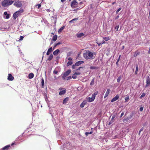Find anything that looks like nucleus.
I'll list each match as a JSON object with an SVG mask.
<instances>
[{
  "label": "nucleus",
  "mask_w": 150,
  "mask_h": 150,
  "mask_svg": "<svg viewBox=\"0 0 150 150\" xmlns=\"http://www.w3.org/2000/svg\"><path fill=\"white\" fill-rule=\"evenodd\" d=\"M94 53L90 52L89 51L86 52L83 54L84 57L86 59H93L95 57L93 56Z\"/></svg>",
  "instance_id": "obj_1"
},
{
  "label": "nucleus",
  "mask_w": 150,
  "mask_h": 150,
  "mask_svg": "<svg viewBox=\"0 0 150 150\" xmlns=\"http://www.w3.org/2000/svg\"><path fill=\"white\" fill-rule=\"evenodd\" d=\"M13 2L11 0H4L2 2V5L3 6L6 7L12 4Z\"/></svg>",
  "instance_id": "obj_2"
},
{
  "label": "nucleus",
  "mask_w": 150,
  "mask_h": 150,
  "mask_svg": "<svg viewBox=\"0 0 150 150\" xmlns=\"http://www.w3.org/2000/svg\"><path fill=\"white\" fill-rule=\"evenodd\" d=\"M23 12V10L22 8H20L18 11H17L15 12L13 14V17L14 19H16V18L19 15H20L21 13Z\"/></svg>",
  "instance_id": "obj_3"
},
{
  "label": "nucleus",
  "mask_w": 150,
  "mask_h": 150,
  "mask_svg": "<svg viewBox=\"0 0 150 150\" xmlns=\"http://www.w3.org/2000/svg\"><path fill=\"white\" fill-rule=\"evenodd\" d=\"M78 3L76 0H74L71 2V6L73 8H75L78 7Z\"/></svg>",
  "instance_id": "obj_4"
},
{
  "label": "nucleus",
  "mask_w": 150,
  "mask_h": 150,
  "mask_svg": "<svg viewBox=\"0 0 150 150\" xmlns=\"http://www.w3.org/2000/svg\"><path fill=\"white\" fill-rule=\"evenodd\" d=\"M15 144V143H12L11 144V145H6L4 147H3V148L1 149L0 150H8L11 148V146H12L13 145H14Z\"/></svg>",
  "instance_id": "obj_5"
},
{
  "label": "nucleus",
  "mask_w": 150,
  "mask_h": 150,
  "mask_svg": "<svg viewBox=\"0 0 150 150\" xmlns=\"http://www.w3.org/2000/svg\"><path fill=\"white\" fill-rule=\"evenodd\" d=\"M21 1L18 0L15 1L13 5L17 8H19L21 6L22 4Z\"/></svg>",
  "instance_id": "obj_6"
},
{
  "label": "nucleus",
  "mask_w": 150,
  "mask_h": 150,
  "mask_svg": "<svg viewBox=\"0 0 150 150\" xmlns=\"http://www.w3.org/2000/svg\"><path fill=\"white\" fill-rule=\"evenodd\" d=\"M71 71V70L69 69L65 72L62 76L63 79L64 80L65 79V77L69 74Z\"/></svg>",
  "instance_id": "obj_7"
},
{
  "label": "nucleus",
  "mask_w": 150,
  "mask_h": 150,
  "mask_svg": "<svg viewBox=\"0 0 150 150\" xmlns=\"http://www.w3.org/2000/svg\"><path fill=\"white\" fill-rule=\"evenodd\" d=\"M146 84L145 86L146 88L150 86V78L149 76H147L146 78Z\"/></svg>",
  "instance_id": "obj_8"
},
{
  "label": "nucleus",
  "mask_w": 150,
  "mask_h": 150,
  "mask_svg": "<svg viewBox=\"0 0 150 150\" xmlns=\"http://www.w3.org/2000/svg\"><path fill=\"white\" fill-rule=\"evenodd\" d=\"M119 96L118 94H117L115 96V97L113 98L111 100V102H114L116 100H117V99H119Z\"/></svg>",
  "instance_id": "obj_9"
},
{
  "label": "nucleus",
  "mask_w": 150,
  "mask_h": 150,
  "mask_svg": "<svg viewBox=\"0 0 150 150\" xmlns=\"http://www.w3.org/2000/svg\"><path fill=\"white\" fill-rule=\"evenodd\" d=\"M8 80L9 81H12L14 79V77L12 76L11 74H9L7 78Z\"/></svg>",
  "instance_id": "obj_10"
},
{
  "label": "nucleus",
  "mask_w": 150,
  "mask_h": 150,
  "mask_svg": "<svg viewBox=\"0 0 150 150\" xmlns=\"http://www.w3.org/2000/svg\"><path fill=\"white\" fill-rule=\"evenodd\" d=\"M66 92V90L65 88H63V90L60 91L59 94L60 96H62Z\"/></svg>",
  "instance_id": "obj_11"
},
{
  "label": "nucleus",
  "mask_w": 150,
  "mask_h": 150,
  "mask_svg": "<svg viewBox=\"0 0 150 150\" xmlns=\"http://www.w3.org/2000/svg\"><path fill=\"white\" fill-rule=\"evenodd\" d=\"M110 89H108L107 90V91L105 93V95L104 98H105L108 95L109 93H110Z\"/></svg>",
  "instance_id": "obj_12"
},
{
  "label": "nucleus",
  "mask_w": 150,
  "mask_h": 150,
  "mask_svg": "<svg viewBox=\"0 0 150 150\" xmlns=\"http://www.w3.org/2000/svg\"><path fill=\"white\" fill-rule=\"evenodd\" d=\"M84 62L82 61H79L76 62L75 63V65L76 66H79L80 64L83 63Z\"/></svg>",
  "instance_id": "obj_13"
},
{
  "label": "nucleus",
  "mask_w": 150,
  "mask_h": 150,
  "mask_svg": "<svg viewBox=\"0 0 150 150\" xmlns=\"http://www.w3.org/2000/svg\"><path fill=\"white\" fill-rule=\"evenodd\" d=\"M133 53H134L133 56L134 57H136L137 55L139 54L140 52L139 51H138V50H137V51H135Z\"/></svg>",
  "instance_id": "obj_14"
},
{
  "label": "nucleus",
  "mask_w": 150,
  "mask_h": 150,
  "mask_svg": "<svg viewBox=\"0 0 150 150\" xmlns=\"http://www.w3.org/2000/svg\"><path fill=\"white\" fill-rule=\"evenodd\" d=\"M53 50H52V47H51L50 48L48 49L47 51V53L46 54L47 55H48L50 54V53Z\"/></svg>",
  "instance_id": "obj_15"
},
{
  "label": "nucleus",
  "mask_w": 150,
  "mask_h": 150,
  "mask_svg": "<svg viewBox=\"0 0 150 150\" xmlns=\"http://www.w3.org/2000/svg\"><path fill=\"white\" fill-rule=\"evenodd\" d=\"M69 99V98L67 97L64 98L63 101V104H66L67 103V101Z\"/></svg>",
  "instance_id": "obj_16"
},
{
  "label": "nucleus",
  "mask_w": 150,
  "mask_h": 150,
  "mask_svg": "<svg viewBox=\"0 0 150 150\" xmlns=\"http://www.w3.org/2000/svg\"><path fill=\"white\" fill-rule=\"evenodd\" d=\"M4 14L6 16L5 18L6 19H8L10 17V15L9 14L7 13V12H5L4 13Z\"/></svg>",
  "instance_id": "obj_17"
},
{
  "label": "nucleus",
  "mask_w": 150,
  "mask_h": 150,
  "mask_svg": "<svg viewBox=\"0 0 150 150\" xmlns=\"http://www.w3.org/2000/svg\"><path fill=\"white\" fill-rule=\"evenodd\" d=\"M59 52V49H57L53 52V54L54 55H56Z\"/></svg>",
  "instance_id": "obj_18"
},
{
  "label": "nucleus",
  "mask_w": 150,
  "mask_h": 150,
  "mask_svg": "<svg viewBox=\"0 0 150 150\" xmlns=\"http://www.w3.org/2000/svg\"><path fill=\"white\" fill-rule=\"evenodd\" d=\"M86 101H83L82 103L81 104L80 106L81 108H83L84 105L86 104Z\"/></svg>",
  "instance_id": "obj_19"
},
{
  "label": "nucleus",
  "mask_w": 150,
  "mask_h": 150,
  "mask_svg": "<svg viewBox=\"0 0 150 150\" xmlns=\"http://www.w3.org/2000/svg\"><path fill=\"white\" fill-rule=\"evenodd\" d=\"M34 75L33 73H30L28 75V78L30 79L33 78L34 77Z\"/></svg>",
  "instance_id": "obj_20"
},
{
  "label": "nucleus",
  "mask_w": 150,
  "mask_h": 150,
  "mask_svg": "<svg viewBox=\"0 0 150 150\" xmlns=\"http://www.w3.org/2000/svg\"><path fill=\"white\" fill-rule=\"evenodd\" d=\"M84 35V34L83 33H81L79 34H78L77 35V36L78 38H80Z\"/></svg>",
  "instance_id": "obj_21"
},
{
  "label": "nucleus",
  "mask_w": 150,
  "mask_h": 150,
  "mask_svg": "<svg viewBox=\"0 0 150 150\" xmlns=\"http://www.w3.org/2000/svg\"><path fill=\"white\" fill-rule=\"evenodd\" d=\"M136 70L135 72V74L137 75V72L138 71L139 69L138 66L137 65H136Z\"/></svg>",
  "instance_id": "obj_22"
},
{
  "label": "nucleus",
  "mask_w": 150,
  "mask_h": 150,
  "mask_svg": "<svg viewBox=\"0 0 150 150\" xmlns=\"http://www.w3.org/2000/svg\"><path fill=\"white\" fill-rule=\"evenodd\" d=\"M41 85L42 87L43 88L44 87V81L43 78L41 79Z\"/></svg>",
  "instance_id": "obj_23"
},
{
  "label": "nucleus",
  "mask_w": 150,
  "mask_h": 150,
  "mask_svg": "<svg viewBox=\"0 0 150 150\" xmlns=\"http://www.w3.org/2000/svg\"><path fill=\"white\" fill-rule=\"evenodd\" d=\"M72 64H73L72 61H69L67 62V67H68L69 66L71 65Z\"/></svg>",
  "instance_id": "obj_24"
},
{
  "label": "nucleus",
  "mask_w": 150,
  "mask_h": 150,
  "mask_svg": "<svg viewBox=\"0 0 150 150\" xmlns=\"http://www.w3.org/2000/svg\"><path fill=\"white\" fill-rule=\"evenodd\" d=\"M57 35H54L53 36V38L52 39V40L54 41H55L57 40Z\"/></svg>",
  "instance_id": "obj_25"
},
{
  "label": "nucleus",
  "mask_w": 150,
  "mask_h": 150,
  "mask_svg": "<svg viewBox=\"0 0 150 150\" xmlns=\"http://www.w3.org/2000/svg\"><path fill=\"white\" fill-rule=\"evenodd\" d=\"M94 80H95V78L94 77L93 79H92V81H91L90 83V85L92 86L94 84Z\"/></svg>",
  "instance_id": "obj_26"
},
{
  "label": "nucleus",
  "mask_w": 150,
  "mask_h": 150,
  "mask_svg": "<svg viewBox=\"0 0 150 150\" xmlns=\"http://www.w3.org/2000/svg\"><path fill=\"white\" fill-rule=\"evenodd\" d=\"M52 58H53V55L52 54H51L49 56V57L48 59V60L49 61H50L52 59Z\"/></svg>",
  "instance_id": "obj_27"
},
{
  "label": "nucleus",
  "mask_w": 150,
  "mask_h": 150,
  "mask_svg": "<svg viewBox=\"0 0 150 150\" xmlns=\"http://www.w3.org/2000/svg\"><path fill=\"white\" fill-rule=\"evenodd\" d=\"M122 78V76L121 75L117 79V82H119L120 81L121 79Z\"/></svg>",
  "instance_id": "obj_28"
},
{
  "label": "nucleus",
  "mask_w": 150,
  "mask_h": 150,
  "mask_svg": "<svg viewBox=\"0 0 150 150\" xmlns=\"http://www.w3.org/2000/svg\"><path fill=\"white\" fill-rule=\"evenodd\" d=\"M88 101L89 102H92L94 100V99H93L92 98L90 97H88Z\"/></svg>",
  "instance_id": "obj_29"
},
{
  "label": "nucleus",
  "mask_w": 150,
  "mask_h": 150,
  "mask_svg": "<svg viewBox=\"0 0 150 150\" xmlns=\"http://www.w3.org/2000/svg\"><path fill=\"white\" fill-rule=\"evenodd\" d=\"M65 27L64 26L62 27L58 30V33H59L62 31L64 29Z\"/></svg>",
  "instance_id": "obj_30"
},
{
  "label": "nucleus",
  "mask_w": 150,
  "mask_h": 150,
  "mask_svg": "<svg viewBox=\"0 0 150 150\" xmlns=\"http://www.w3.org/2000/svg\"><path fill=\"white\" fill-rule=\"evenodd\" d=\"M72 77L73 79H76L77 77V75L74 74H73Z\"/></svg>",
  "instance_id": "obj_31"
},
{
  "label": "nucleus",
  "mask_w": 150,
  "mask_h": 150,
  "mask_svg": "<svg viewBox=\"0 0 150 150\" xmlns=\"http://www.w3.org/2000/svg\"><path fill=\"white\" fill-rule=\"evenodd\" d=\"M90 69H98V67H96L91 66L90 67Z\"/></svg>",
  "instance_id": "obj_32"
},
{
  "label": "nucleus",
  "mask_w": 150,
  "mask_h": 150,
  "mask_svg": "<svg viewBox=\"0 0 150 150\" xmlns=\"http://www.w3.org/2000/svg\"><path fill=\"white\" fill-rule=\"evenodd\" d=\"M145 95H146V94L145 93H142V95H141V96L140 97V98H142L144 97L145 96Z\"/></svg>",
  "instance_id": "obj_33"
},
{
  "label": "nucleus",
  "mask_w": 150,
  "mask_h": 150,
  "mask_svg": "<svg viewBox=\"0 0 150 150\" xmlns=\"http://www.w3.org/2000/svg\"><path fill=\"white\" fill-rule=\"evenodd\" d=\"M103 39L105 40L106 41H108V40H110V38L108 37H105L103 38Z\"/></svg>",
  "instance_id": "obj_34"
},
{
  "label": "nucleus",
  "mask_w": 150,
  "mask_h": 150,
  "mask_svg": "<svg viewBox=\"0 0 150 150\" xmlns=\"http://www.w3.org/2000/svg\"><path fill=\"white\" fill-rule=\"evenodd\" d=\"M115 117H116V115H113L112 117L111 120H112V121H114V119Z\"/></svg>",
  "instance_id": "obj_35"
},
{
  "label": "nucleus",
  "mask_w": 150,
  "mask_h": 150,
  "mask_svg": "<svg viewBox=\"0 0 150 150\" xmlns=\"http://www.w3.org/2000/svg\"><path fill=\"white\" fill-rule=\"evenodd\" d=\"M93 132H92L91 131V132H86L85 133V134L86 136H87L88 135V134H92V133Z\"/></svg>",
  "instance_id": "obj_36"
},
{
  "label": "nucleus",
  "mask_w": 150,
  "mask_h": 150,
  "mask_svg": "<svg viewBox=\"0 0 150 150\" xmlns=\"http://www.w3.org/2000/svg\"><path fill=\"white\" fill-rule=\"evenodd\" d=\"M129 96H127L126 97H125V99L126 101H127L129 99Z\"/></svg>",
  "instance_id": "obj_37"
},
{
  "label": "nucleus",
  "mask_w": 150,
  "mask_h": 150,
  "mask_svg": "<svg viewBox=\"0 0 150 150\" xmlns=\"http://www.w3.org/2000/svg\"><path fill=\"white\" fill-rule=\"evenodd\" d=\"M23 38H24V37L23 36H21L20 37V38L18 40V41L22 40H23Z\"/></svg>",
  "instance_id": "obj_38"
},
{
  "label": "nucleus",
  "mask_w": 150,
  "mask_h": 150,
  "mask_svg": "<svg viewBox=\"0 0 150 150\" xmlns=\"http://www.w3.org/2000/svg\"><path fill=\"white\" fill-rule=\"evenodd\" d=\"M58 73V71L57 70H54L53 71V73L55 74H57Z\"/></svg>",
  "instance_id": "obj_39"
},
{
  "label": "nucleus",
  "mask_w": 150,
  "mask_h": 150,
  "mask_svg": "<svg viewBox=\"0 0 150 150\" xmlns=\"http://www.w3.org/2000/svg\"><path fill=\"white\" fill-rule=\"evenodd\" d=\"M119 28V26L118 25H117L115 27V29L117 31L118 30V29Z\"/></svg>",
  "instance_id": "obj_40"
},
{
  "label": "nucleus",
  "mask_w": 150,
  "mask_h": 150,
  "mask_svg": "<svg viewBox=\"0 0 150 150\" xmlns=\"http://www.w3.org/2000/svg\"><path fill=\"white\" fill-rule=\"evenodd\" d=\"M121 8H118L116 11V13L117 14L118 13V12L121 10Z\"/></svg>",
  "instance_id": "obj_41"
},
{
  "label": "nucleus",
  "mask_w": 150,
  "mask_h": 150,
  "mask_svg": "<svg viewBox=\"0 0 150 150\" xmlns=\"http://www.w3.org/2000/svg\"><path fill=\"white\" fill-rule=\"evenodd\" d=\"M95 97L96 96L93 94L92 95L91 98L94 100L95 98Z\"/></svg>",
  "instance_id": "obj_42"
},
{
  "label": "nucleus",
  "mask_w": 150,
  "mask_h": 150,
  "mask_svg": "<svg viewBox=\"0 0 150 150\" xmlns=\"http://www.w3.org/2000/svg\"><path fill=\"white\" fill-rule=\"evenodd\" d=\"M74 74H76V75H80V74L81 73L79 72H75L74 73Z\"/></svg>",
  "instance_id": "obj_43"
},
{
  "label": "nucleus",
  "mask_w": 150,
  "mask_h": 150,
  "mask_svg": "<svg viewBox=\"0 0 150 150\" xmlns=\"http://www.w3.org/2000/svg\"><path fill=\"white\" fill-rule=\"evenodd\" d=\"M143 107H141L139 109L140 111H142L143 110Z\"/></svg>",
  "instance_id": "obj_44"
},
{
  "label": "nucleus",
  "mask_w": 150,
  "mask_h": 150,
  "mask_svg": "<svg viewBox=\"0 0 150 150\" xmlns=\"http://www.w3.org/2000/svg\"><path fill=\"white\" fill-rule=\"evenodd\" d=\"M98 91H96L95 92H94V93H93V94L96 96V95H97L98 94Z\"/></svg>",
  "instance_id": "obj_45"
},
{
  "label": "nucleus",
  "mask_w": 150,
  "mask_h": 150,
  "mask_svg": "<svg viewBox=\"0 0 150 150\" xmlns=\"http://www.w3.org/2000/svg\"><path fill=\"white\" fill-rule=\"evenodd\" d=\"M114 122V121H112L111 120V121H110V122L109 123L108 125H110V124H112Z\"/></svg>",
  "instance_id": "obj_46"
},
{
  "label": "nucleus",
  "mask_w": 150,
  "mask_h": 150,
  "mask_svg": "<svg viewBox=\"0 0 150 150\" xmlns=\"http://www.w3.org/2000/svg\"><path fill=\"white\" fill-rule=\"evenodd\" d=\"M71 78H72V77H71V76H69L68 77H67V80H70L71 79Z\"/></svg>",
  "instance_id": "obj_47"
},
{
  "label": "nucleus",
  "mask_w": 150,
  "mask_h": 150,
  "mask_svg": "<svg viewBox=\"0 0 150 150\" xmlns=\"http://www.w3.org/2000/svg\"><path fill=\"white\" fill-rule=\"evenodd\" d=\"M68 60H69V61H72V58L71 57H69L68 58Z\"/></svg>",
  "instance_id": "obj_48"
},
{
  "label": "nucleus",
  "mask_w": 150,
  "mask_h": 150,
  "mask_svg": "<svg viewBox=\"0 0 150 150\" xmlns=\"http://www.w3.org/2000/svg\"><path fill=\"white\" fill-rule=\"evenodd\" d=\"M75 64V65H73L72 66V68L73 69H75V67H76Z\"/></svg>",
  "instance_id": "obj_49"
},
{
  "label": "nucleus",
  "mask_w": 150,
  "mask_h": 150,
  "mask_svg": "<svg viewBox=\"0 0 150 150\" xmlns=\"http://www.w3.org/2000/svg\"><path fill=\"white\" fill-rule=\"evenodd\" d=\"M38 6V8H39L41 6V5L40 4H38L37 5Z\"/></svg>",
  "instance_id": "obj_50"
},
{
  "label": "nucleus",
  "mask_w": 150,
  "mask_h": 150,
  "mask_svg": "<svg viewBox=\"0 0 150 150\" xmlns=\"http://www.w3.org/2000/svg\"><path fill=\"white\" fill-rule=\"evenodd\" d=\"M56 44V45H59L61 44V42H59Z\"/></svg>",
  "instance_id": "obj_51"
},
{
  "label": "nucleus",
  "mask_w": 150,
  "mask_h": 150,
  "mask_svg": "<svg viewBox=\"0 0 150 150\" xmlns=\"http://www.w3.org/2000/svg\"><path fill=\"white\" fill-rule=\"evenodd\" d=\"M144 129V128L143 127L141 128L140 129V132H141V131H142Z\"/></svg>",
  "instance_id": "obj_52"
},
{
  "label": "nucleus",
  "mask_w": 150,
  "mask_h": 150,
  "mask_svg": "<svg viewBox=\"0 0 150 150\" xmlns=\"http://www.w3.org/2000/svg\"><path fill=\"white\" fill-rule=\"evenodd\" d=\"M46 11H47V12H50V10L49 9H46Z\"/></svg>",
  "instance_id": "obj_53"
},
{
  "label": "nucleus",
  "mask_w": 150,
  "mask_h": 150,
  "mask_svg": "<svg viewBox=\"0 0 150 150\" xmlns=\"http://www.w3.org/2000/svg\"><path fill=\"white\" fill-rule=\"evenodd\" d=\"M124 114V112H122L121 114V115H120V117H121Z\"/></svg>",
  "instance_id": "obj_54"
},
{
  "label": "nucleus",
  "mask_w": 150,
  "mask_h": 150,
  "mask_svg": "<svg viewBox=\"0 0 150 150\" xmlns=\"http://www.w3.org/2000/svg\"><path fill=\"white\" fill-rule=\"evenodd\" d=\"M78 19V18H74L73 19V21H76V20H77Z\"/></svg>",
  "instance_id": "obj_55"
},
{
  "label": "nucleus",
  "mask_w": 150,
  "mask_h": 150,
  "mask_svg": "<svg viewBox=\"0 0 150 150\" xmlns=\"http://www.w3.org/2000/svg\"><path fill=\"white\" fill-rule=\"evenodd\" d=\"M82 68V67H79L77 69H76V70H79L81 68Z\"/></svg>",
  "instance_id": "obj_56"
},
{
  "label": "nucleus",
  "mask_w": 150,
  "mask_h": 150,
  "mask_svg": "<svg viewBox=\"0 0 150 150\" xmlns=\"http://www.w3.org/2000/svg\"><path fill=\"white\" fill-rule=\"evenodd\" d=\"M119 18V16H117L115 18V19H117L118 18Z\"/></svg>",
  "instance_id": "obj_57"
},
{
  "label": "nucleus",
  "mask_w": 150,
  "mask_h": 150,
  "mask_svg": "<svg viewBox=\"0 0 150 150\" xmlns=\"http://www.w3.org/2000/svg\"><path fill=\"white\" fill-rule=\"evenodd\" d=\"M66 0H61V1L62 3L64 2Z\"/></svg>",
  "instance_id": "obj_58"
},
{
  "label": "nucleus",
  "mask_w": 150,
  "mask_h": 150,
  "mask_svg": "<svg viewBox=\"0 0 150 150\" xmlns=\"http://www.w3.org/2000/svg\"><path fill=\"white\" fill-rule=\"evenodd\" d=\"M57 45H56V44H55L54 47H53V49H54L57 46Z\"/></svg>",
  "instance_id": "obj_59"
},
{
  "label": "nucleus",
  "mask_w": 150,
  "mask_h": 150,
  "mask_svg": "<svg viewBox=\"0 0 150 150\" xmlns=\"http://www.w3.org/2000/svg\"><path fill=\"white\" fill-rule=\"evenodd\" d=\"M69 23H73V20H71L70 21H69Z\"/></svg>",
  "instance_id": "obj_60"
},
{
  "label": "nucleus",
  "mask_w": 150,
  "mask_h": 150,
  "mask_svg": "<svg viewBox=\"0 0 150 150\" xmlns=\"http://www.w3.org/2000/svg\"><path fill=\"white\" fill-rule=\"evenodd\" d=\"M63 88H59V90H61V91H62V90H63Z\"/></svg>",
  "instance_id": "obj_61"
},
{
  "label": "nucleus",
  "mask_w": 150,
  "mask_h": 150,
  "mask_svg": "<svg viewBox=\"0 0 150 150\" xmlns=\"http://www.w3.org/2000/svg\"><path fill=\"white\" fill-rule=\"evenodd\" d=\"M116 3V2H113L112 3V5H114Z\"/></svg>",
  "instance_id": "obj_62"
},
{
  "label": "nucleus",
  "mask_w": 150,
  "mask_h": 150,
  "mask_svg": "<svg viewBox=\"0 0 150 150\" xmlns=\"http://www.w3.org/2000/svg\"><path fill=\"white\" fill-rule=\"evenodd\" d=\"M97 44L99 46H100L102 43H97Z\"/></svg>",
  "instance_id": "obj_63"
},
{
  "label": "nucleus",
  "mask_w": 150,
  "mask_h": 150,
  "mask_svg": "<svg viewBox=\"0 0 150 150\" xmlns=\"http://www.w3.org/2000/svg\"><path fill=\"white\" fill-rule=\"evenodd\" d=\"M105 43V41L104 40H103L102 41V44H103Z\"/></svg>",
  "instance_id": "obj_64"
}]
</instances>
